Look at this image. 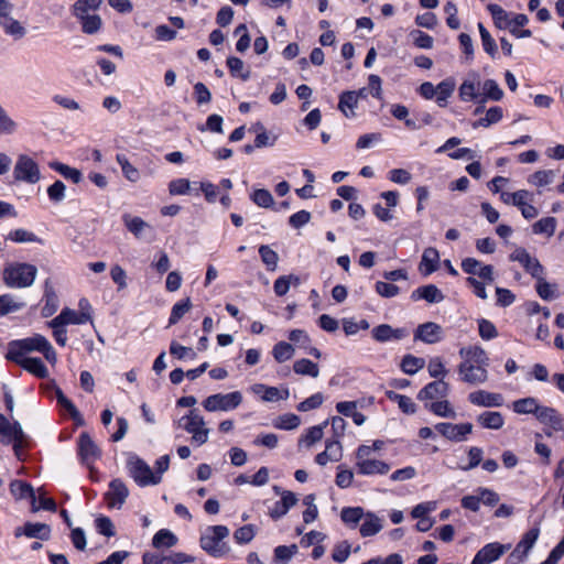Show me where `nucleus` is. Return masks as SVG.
<instances>
[{
    "mask_svg": "<svg viewBox=\"0 0 564 564\" xmlns=\"http://www.w3.org/2000/svg\"><path fill=\"white\" fill-rule=\"evenodd\" d=\"M481 102H485L487 99L499 101L503 97V91L495 79H486L481 85Z\"/></svg>",
    "mask_w": 564,
    "mask_h": 564,
    "instance_id": "nucleus-33",
    "label": "nucleus"
},
{
    "mask_svg": "<svg viewBox=\"0 0 564 564\" xmlns=\"http://www.w3.org/2000/svg\"><path fill=\"white\" fill-rule=\"evenodd\" d=\"M129 496V490L126 484L121 479H113L109 484V489L105 494V499L107 500L109 508H121L124 503L127 497Z\"/></svg>",
    "mask_w": 564,
    "mask_h": 564,
    "instance_id": "nucleus-13",
    "label": "nucleus"
},
{
    "mask_svg": "<svg viewBox=\"0 0 564 564\" xmlns=\"http://www.w3.org/2000/svg\"><path fill=\"white\" fill-rule=\"evenodd\" d=\"M460 356L466 357V360L474 361L477 365L487 366L488 365V358L486 355V351L478 347H470V348H462L459 351Z\"/></svg>",
    "mask_w": 564,
    "mask_h": 564,
    "instance_id": "nucleus-43",
    "label": "nucleus"
},
{
    "mask_svg": "<svg viewBox=\"0 0 564 564\" xmlns=\"http://www.w3.org/2000/svg\"><path fill=\"white\" fill-rule=\"evenodd\" d=\"M436 102L440 107H446L447 99L452 96L455 89V82L451 78L442 80L436 86Z\"/></svg>",
    "mask_w": 564,
    "mask_h": 564,
    "instance_id": "nucleus-37",
    "label": "nucleus"
},
{
    "mask_svg": "<svg viewBox=\"0 0 564 564\" xmlns=\"http://www.w3.org/2000/svg\"><path fill=\"white\" fill-rule=\"evenodd\" d=\"M539 534L540 531L538 528H532L527 531L520 542L516 545L514 550L510 553L508 557L509 563L518 564L522 562L535 544Z\"/></svg>",
    "mask_w": 564,
    "mask_h": 564,
    "instance_id": "nucleus-7",
    "label": "nucleus"
},
{
    "mask_svg": "<svg viewBox=\"0 0 564 564\" xmlns=\"http://www.w3.org/2000/svg\"><path fill=\"white\" fill-rule=\"evenodd\" d=\"M478 97L477 84L475 80L465 79L459 87V98L463 101L474 100Z\"/></svg>",
    "mask_w": 564,
    "mask_h": 564,
    "instance_id": "nucleus-54",
    "label": "nucleus"
},
{
    "mask_svg": "<svg viewBox=\"0 0 564 564\" xmlns=\"http://www.w3.org/2000/svg\"><path fill=\"white\" fill-rule=\"evenodd\" d=\"M372 337L379 343L401 340L409 336L406 328H393L389 324H381L372 329Z\"/></svg>",
    "mask_w": 564,
    "mask_h": 564,
    "instance_id": "nucleus-14",
    "label": "nucleus"
},
{
    "mask_svg": "<svg viewBox=\"0 0 564 564\" xmlns=\"http://www.w3.org/2000/svg\"><path fill=\"white\" fill-rule=\"evenodd\" d=\"M47 343L48 340L40 334L20 340H12L8 345L6 358L8 360H17L18 357L25 356V354L31 351L41 352Z\"/></svg>",
    "mask_w": 564,
    "mask_h": 564,
    "instance_id": "nucleus-3",
    "label": "nucleus"
},
{
    "mask_svg": "<svg viewBox=\"0 0 564 564\" xmlns=\"http://www.w3.org/2000/svg\"><path fill=\"white\" fill-rule=\"evenodd\" d=\"M10 492L18 500L29 499L32 511H39V507H36L35 490L30 484L22 480H13L10 484Z\"/></svg>",
    "mask_w": 564,
    "mask_h": 564,
    "instance_id": "nucleus-15",
    "label": "nucleus"
},
{
    "mask_svg": "<svg viewBox=\"0 0 564 564\" xmlns=\"http://www.w3.org/2000/svg\"><path fill=\"white\" fill-rule=\"evenodd\" d=\"M435 430L453 442H462L466 440V436L471 433V423L453 424L447 422L437 423Z\"/></svg>",
    "mask_w": 564,
    "mask_h": 564,
    "instance_id": "nucleus-9",
    "label": "nucleus"
},
{
    "mask_svg": "<svg viewBox=\"0 0 564 564\" xmlns=\"http://www.w3.org/2000/svg\"><path fill=\"white\" fill-rule=\"evenodd\" d=\"M293 369L297 375H302V376H311L313 378H316L319 375V369H318L317 364H315L306 358L296 360L293 365Z\"/></svg>",
    "mask_w": 564,
    "mask_h": 564,
    "instance_id": "nucleus-41",
    "label": "nucleus"
},
{
    "mask_svg": "<svg viewBox=\"0 0 564 564\" xmlns=\"http://www.w3.org/2000/svg\"><path fill=\"white\" fill-rule=\"evenodd\" d=\"M0 24L4 32L9 35H12L17 39H21L25 35V29L11 15L2 18L0 20Z\"/></svg>",
    "mask_w": 564,
    "mask_h": 564,
    "instance_id": "nucleus-44",
    "label": "nucleus"
},
{
    "mask_svg": "<svg viewBox=\"0 0 564 564\" xmlns=\"http://www.w3.org/2000/svg\"><path fill=\"white\" fill-rule=\"evenodd\" d=\"M555 177V172L552 170H541L533 173L529 182L532 183L535 186H545L553 182Z\"/></svg>",
    "mask_w": 564,
    "mask_h": 564,
    "instance_id": "nucleus-53",
    "label": "nucleus"
},
{
    "mask_svg": "<svg viewBox=\"0 0 564 564\" xmlns=\"http://www.w3.org/2000/svg\"><path fill=\"white\" fill-rule=\"evenodd\" d=\"M78 453L82 462L89 468L100 457V449L88 433H82L78 440Z\"/></svg>",
    "mask_w": 564,
    "mask_h": 564,
    "instance_id": "nucleus-10",
    "label": "nucleus"
},
{
    "mask_svg": "<svg viewBox=\"0 0 564 564\" xmlns=\"http://www.w3.org/2000/svg\"><path fill=\"white\" fill-rule=\"evenodd\" d=\"M542 405L538 403V400L532 397L523 398L513 401L512 409L518 414H534L538 415Z\"/></svg>",
    "mask_w": 564,
    "mask_h": 564,
    "instance_id": "nucleus-29",
    "label": "nucleus"
},
{
    "mask_svg": "<svg viewBox=\"0 0 564 564\" xmlns=\"http://www.w3.org/2000/svg\"><path fill=\"white\" fill-rule=\"evenodd\" d=\"M510 259L521 263L524 270L535 280L544 275V268L540 261L523 248L516 249L510 254Z\"/></svg>",
    "mask_w": 564,
    "mask_h": 564,
    "instance_id": "nucleus-8",
    "label": "nucleus"
},
{
    "mask_svg": "<svg viewBox=\"0 0 564 564\" xmlns=\"http://www.w3.org/2000/svg\"><path fill=\"white\" fill-rule=\"evenodd\" d=\"M509 549L510 544L505 545L498 542L488 543L476 553L471 564H491Z\"/></svg>",
    "mask_w": 564,
    "mask_h": 564,
    "instance_id": "nucleus-12",
    "label": "nucleus"
},
{
    "mask_svg": "<svg viewBox=\"0 0 564 564\" xmlns=\"http://www.w3.org/2000/svg\"><path fill=\"white\" fill-rule=\"evenodd\" d=\"M300 423L301 419L296 414L286 413L278 417L274 426L281 430H294L300 425Z\"/></svg>",
    "mask_w": 564,
    "mask_h": 564,
    "instance_id": "nucleus-58",
    "label": "nucleus"
},
{
    "mask_svg": "<svg viewBox=\"0 0 564 564\" xmlns=\"http://www.w3.org/2000/svg\"><path fill=\"white\" fill-rule=\"evenodd\" d=\"M252 200L260 207L268 208L273 205L274 200L268 189H256L252 194Z\"/></svg>",
    "mask_w": 564,
    "mask_h": 564,
    "instance_id": "nucleus-64",
    "label": "nucleus"
},
{
    "mask_svg": "<svg viewBox=\"0 0 564 564\" xmlns=\"http://www.w3.org/2000/svg\"><path fill=\"white\" fill-rule=\"evenodd\" d=\"M438 259L440 254L435 248H426L422 254L420 271L424 275H430L431 273L436 271Z\"/></svg>",
    "mask_w": 564,
    "mask_h": 564,
    "instance_id": "nucleus-28",
    "label": "nucleus"
},
{
    "mask_svg": "<svg viewBox=\"0 0 564 564\" xmlns=\"http://www.w3.org/2000/svg\"><path fill=\"white\" fill-rule=\"evenodd\" d=\"M431 412L442 417H455L456 413L448 401H436L425 405Z\"/></svg>",
    "mask_w": 564,
    "mask_h": 564,
    "instance_id": "nucleus-52",
    "label": "nucleus"
},
{
    "mask_svg": "<svg viewBox=\"0 0 564 564\" xmlns=\"http://www.w3.org/2000/svg\"><path fill=\"white\" fill-rule=\"evenodd\" d=\"M503 112L502 108L496 106L491 107L487 110L486 116L484 118H480L478 121L474 122L473 127H484L487 128L494 123L499 122L502 119Z\"/></svg>",
    "mask_w": 564,
    "mask_h": 564,
    "instance_id": "nucleus-46",
    "label": "nucleus"
},
{
    "mask_svg": "<svg viewBox=\"0 0 564 564\" xmlns=\"http://www.w3.org/2000/svg\"><path fill=\"white\" fill-rule=\"evenodd\" d=\"M91 321V315L89 312H76L68 307L62 310V312L54 317V324L57 325H80Z\"/></svg>",
    "mask_w": 564,
    "mask_h": 564,
    "instance_id": "nucleus-19",
    "label": "nucleus"
},
{
    "mask_svg": "<svg viewBox=\"0 0 564 564\" xmlns=\"http://www.w3.org/2000/svg\"><path fill=\"white\" fill-rule=\"evenodd\" d=\"M425 365L424 359L414 357L412 355H405L401 361L402 370L408 375H414Z\"/></svg>",
    "mask_w": 564,
    "mask_h": 564,
    "instance_id": "nucleus-50",
    "label": "nucleus"
},
{
    "mask_svg": "<svg viewBox=\"0 0 564 564\" xmlns=\"http://www.w3.org/2000/svg\"><path fill=\"white\" fill-rule=\"evenodd\" d=\"M178 426L192 434V441L202 445L208 441L209 429L203 416L197 410H191L189 413L178 420Z\"/></svg>",
    "mask_w": 564,
    "mask_h": 564,
    "instance_id": "nucleus-2",
    "label": "nucleus"
},
{
    "mask_svg": "<svg viewBox=\"0 0 564 564\" xmlns=\"http://www.w3.org/2000/svg\"><path fill=\"white\" fill-rule=\"evenodd\" d=\"M386 395L389 400L393 401V402H397L400 410L405 413V414H414L415 411H416V405L415 403L412 401L411 398L406 397V395H403V394H399L392 390H388L386 391Z\"/></svg>",
    "mask_w": 564,
    "mask_h": 564,
    "instance_id": "nucleus-36",
    "label": "nucleus"
},
{
    "mask_svg": "<svg viewBox=\"0 0 564 564\" xmlns=\"http://www.w3.org/2000/svg\"><path fill=\"white\" fill-rule=\"evenodd\" d=\"M22 534L26 535L28 538H36L47 541L51 538V528L45 523L26 522L23 527H19L14 531V535L17 538L21 536Z\"/></svg>",
    "mask_w": 564,
    "mask_h": 564,
    "instance_id": "nucleus-16",
    "label": "nucleus"
},
{
    "mask_svg": "<svg viewBox=\"0 0 564 564\" xmlns=\"http://www.w3.org/2000/svg\"><path fill=\"white\" fill-rule=\"evenodd\" d=\"M358 104V94L352 90L344 91L339 97L338 108L347 117L355 116L354 109Z\"/></svg>",
    "mask_w": 564,
    "mask_h": 564,
    "instance_id": "nucleus-30",
    "label": "nucleus"
},
{
    "mask_svg": "<svg viewBox=\"0 0 564 564\" xmlns=\"http://www.w3.org/2000/svg\"><path fill=\"white\" fill-rule=\"evenodd\" d=\"M351 546L348 541H341L334 546L332 557L337 563H344L350 555Z\"/></svg>",
    "mask_w": 564,
    "mask_h": 564,
    "instance_id": "nucleus-59",
    "label": "nucleus"
},
{
    "mask_svg": "<svg viewBox=\"0 0 564 564\" xmlns=\"http://www.w3.org/2000/svg\"><path fill=\"white\" fill-rule=\"evenodd\" d=\"M272 355L278 362H284L293 357L294 348L289 343L280 341L274 345Z\"/></svg>",
    "mask_w": 564,
    "mask_h": 564,
    "instance_id": "nucleus-47",
    "label": "nucleus"
},
{
    "mask_svg": "<svg viewBox=\"0 0 564 564\" xmlns=\"http://www.w3.org/2000/svg\"><path fill=\"white\" fill-rule=\"evenodd\" d=\"M102 3V0H77L73 6V14L75 17H83L89 14L90 11H97Z\"/></svg>",
    "mask_w": 564,
    "mask_h": 564,
    "instance_id": "nucleus-45",
    "label": "nucleus"
},
{
    "mask_svg": "<svg viewBox=\"0 0 564 564\" xmlns=\"http://www.w3.org/2000/svg\"><path fill=\"white\" fill-rule=\"evenodd\" d=\"M96 529L99 534L105 536H113L116 534L115 525L109 517L100 516L95 520Z\"/></svg>",
    "mask_w": 564,
    "mask_h": 564,
    "instance_id": "nucleus-61",
    "label": "nucleus"
},
{
    "mask_svg": "<svg viewBox=\"0 0 564 564\" xmlns=\"http://www.w3.org/2000/svg\"><path fill=\"white\" fill-rule=\"evenodd\" d=\"M410 36L412 37L414 45L420 48L429 50L433 47V37L420 30L411 31Z\"/></svg>",
    "mask_w": 564,
    "mask_h": 564,
    "instance_id": "nucleus-60",
    "label": "nucleus"
},
{
    "mask_svg": "<svg viewBox=\"0 0 564 564\" xmlns=\"http://www.w3.org/2000/svg\"><path fill=\"white\" fill-rule=\"evenodd\" d=\"M252 391L256 394H261L263 401L273 402L280 399H286L289 397V390L284 391V395H282L278 388L275 387H267L264 384L258 383L252 386Z\"/></svg>",
    "mask_w": 564,
    "mask_h": 564,
    "instance_id": "nucleus-31",
    "label": "nucleus"
},
{
    "mask_svg": "<svg viewBox=\"0 0 564 564\" xmlns=\"http://www.w3.org/2000/svg\"><path fill=\"white\" fill-rule=\"evenodd\" d=\"M448 383L443 380H436L426 384L417 393V399L421 401L443 399L448 394Z\"/></svg>",
    "mask_w": 564,
    "mask_h": 564,
    "instance_id": "nucleus-18",
    "label": "nucleus"
},
{
    "mask_svg": "<svg viewBox=\"0 0 564 564\" xmlns=\"http://www.w3.org/2000/svg\"><path fill=\"white\" fill-rule=\"evenodd\" d=\"M12 361L37 378H46L48 376V370L40 358L22 356Z\"/></svg>",
    "mask_w": 564,
    "mask_h": 564,
    "instance_id": "nucleus-22",
    "label": "nucleus"
},
{
    "mask_svg": "<svg viewBox=\"0 0 564 564\" xmlns=\"http://www.w3.org/2000/svg\"><path fill=\"white\" fill-rule=\"evenodd\" d=\"M536 420L546 426L544 434L552 437L554 432L564 431V417L554 408L542 405L538 412Z\"/></svg>",
    "mask_w": 564,
    "mask_h": 564,
    "instance_id": "nucleus-6",
    "label": "nucleus"
},
{
    "mask_svg": "<svg viewBox=\"0 0 564 564\" xmlns=\"http://www.w3.org/2000/svg\"><path fill=\"white\" fill-rule=\"evenodd\" d=\"M66 186L62 181H55L51 186L47 188V195L50 199L54 203H61L64 200L66 194Z\"/></svg>",
    "mask_w": 564,
    "mask_h": 564,
    "instance_id": "nucleus-63",
    "label": "nucleus"
},
{
    "mask_svg": "<svg viewBox=\"0 0 564 564\" xmlns=\"http://www.w3.org/2000/svg\"><path fill=\"white\" fill-rule=\"evenodd\" d=\"M82 24V31L86 34L97 33L102 25L101 18L96 14H83V17H75Z\"/></svg>",
    "mask_w": 564,
    "mask_h": 564,
    "instance_id": "nucleus-35",
    "label": "nucleus"
},
{
    "mask_svg": "<svg viewBox=\"0 0 564 564\" xmlns=\"http://www.w3.org/2000/svg\"><path fill=\"white\" fill-rule=\"evenodd\" d=\"M191 308V301L186 299L184 301L177 302L172 307L171 316H170V325L176 324Z\"/></svg>",
    "mask_w": 564,
    "mask_h": 564,
    "instance_id": "nucleus-56",
    "label": "nucleus"
},
{
    "mask_svg": "<svg viewBox=\"0 0 564 564\" xmlns=\"http://www.w3.org/2000/svg\"><path fill=\"white\" fill-rule=\"evenodd\" d=\"M242 394L239 391L230 393L214 394V411H231L237 409L242 402Z\"/></svg>",
    "mask_w": 564,
    "mask_h": 564,
    "instance_id": "nucleus-17",
    "label": "nucleus"
},
{
    "mask_svg": "<svg viewBox=\"0 0 564 564\" xmlns=\"http://www.w3.org/2000/svg\"><path fill=\"white\" fill-rule=\"evenodd\" d=\"M14 180L35 184L41 180V172L37 163L26 154H20L17 159L14 170Z\"/></svg>",
    "mask_w": 564,
    "mask_h": 564,
    "instance_id": "nucleus-5",
    "label": "nucleus"
},
{
    "mask_svg": "<svg viewBox=\"0 0 564 564\" xmlns=\"http://www.w3.org/2000/svg\"><path fill=\"white\" fill-rule=\"evenodd\" d=\"M364 516L365 512L361 507H345L340 511L341 521L350 528H356Z\"/></svg>",
    "mask_w": 564,
    "mask_h": 564,
    "instance_id": "nucleus-34",
    "label": "nucleus"
},
{
    "mask_svg": "<svg viewBox=\"0 0 564 564\" xmlns=\"http://www.w3.org/2000/svg\"><path fill=\"white\" fill-rule=\"evenodd\" d=\"M477 423L484 429L499 430L505 424V419L500 412L485 411L477 416Z\"/></svg>",
    "mask_w": 564,
    "mask_h": 564,
    "instance_id": "nucleus-27",
    "label": "nucleus"
},
{
    "mask_svg": "<svg viewBox=\"0 0 564 564\" xmlns=\"http://www.w3.org/2000/svg\"><path fill=\"white\" fill-rule=\"evenodd\" d=\"M556 285L545 281L544 275L536 280V292L542 300L549 301L555 296Z\"/></svg>",
    "mask_w": 564,
    "mask_h": 564,
    "instance_id": "nucleus-55",
    "label": "nucleus"
},
{
    "mask_svg": "<svg viewBox=\"0 0 564 564\" xmlns=\"http://www.w3.org/2000/svg\"><path fill=\"white\" fill-rule=\"evenodd\" d=\"M534 234H545L547 237H552L556 229V219L554 217H545L538 220L532 226Z\"/></svg>",
    "mask_w": 564,
    "mask_h": 564,
    "instance_id": "nucleus-48",
    "label": "nucleus"
},
{
    "mask_svg": "<svg viewBox=\"0 0 564 564\" xmlns=\"http://www.w3.org/2000/svg\"><path fill=\"white\" fill-rule=\"evenodd\" d=\"M227 66L229 68L230 74L234 77H238L242 80H247L250 77V70L246 67L242 59L231 56L227 59Z\"/></svg>",
    "mask_w": 564,
    "mask_h": 564,
    "instance_id": "nucleus-39",
    "label": "nucleus"
},
{
    "mask_svg": "<svg viewBox=\"0 0 564 564\" xmlns=\"http://www.w3.org/2000/svg\"><path fill=\"white\" fill-rule=\"evenodd\" d=\"M459 375L463 381L478 384L484 383L488 379V372L485 366L474 365L470 360H465L458 366Z\"/></svg>",
    "mask_w": 564,
    "mask_h": 564,
    "instance_id": "nucleus-11",
    "label": "nucleus"
},
{
    "mask_svg": "<svg viewBox=\"0 0 564 564\" xmlns=\"http://www.w3.org/2000/svg\"><path fill=\"white\" fill-rule=\"evenodd\" d=\"M356 467L360 475H384L390 470L389 464L371 458L356 463Z\"/></svg>",
    "mask_w": 564,
    "mask_h": 564,
    "instance_id": "nucleus-24",
    "label": "nucleus"
},
{
    "mask_svg": "<svg viewBox=\"0 0 564 564\" xmlns=\"http://www.w3.org/2000/svg\"><path fill=\"white\" fill-rule=\"evenodd\" d=\"M50 167L58 172L65 178L73 181L75 184L80 183V181L83 180L82 172L67 164L61 162H51Z\"/></svg>",
    "mask_w": 564,
    "mask_h": 564,
    "instance_id": "nucleus-38",
    "label": "nucleus"
},
{
    "mask_svg": "<svg viewBox=\"0 0 564 564\" xmlns=\"http://www.w3.org/2000/svg\"><path fill=\"white\" fill-rule=\"evenodd\" d=\"M478 30L480 33L481 43L485 52L488 53L492 58H495L498 53L495 40L481 23H478Z\"/></svg>",
    "mask_w": 564,
    "mask_h": 564,
    "instance_id": "nucleus-49",
    "label": "nucleus"
},
{
    "mask_svg": "<svg viewBox=\"0 0 564 564\" xmlns=\"http://www.w3.org/2000/svg\"><path fill=\"white\" fill-rule=\"evenodd\" d=\"M256 535V527L253 524H247L237 529L234 533V538L237 543L246 544L252 541Z\"/></svg>",
    "mask_w": 564,
    "mask_h": 564,
    "instance_id": "nucleus-57",
    "label": "nucleus"
},
{
    "mask_svg": "<svg viewBox=\"0 0 564 564\" xmlns=\"http://www.w3.org/2000/svg\"><path fill=\"white\" fill-rule=\"evenodd\" d=\"M468 400L473 404L486 408L501 406L503 404V398L501 394L485 390H478L469 393Z\"/></svg>",
    "mask_w": 564,
    "mask_h": 564,
    "instance_id": "nucleus-21",
    "label": "nucleus"
},
{
    "mask_svg": "<svg viewBox=\"0 0 564 564\" xmlns=\"http://www.w3.org/2000/svg\"><path fill=\"white\" fill-rule=\"evenodd\" d=\"M411 299L413 301L425 300L429 303H440L444 300V295L436 285L427 284L414 290Z\"/></svg>",
    "mask_w": 564,
    "mask_h": 564,
    "instance_id": "nucleus-23",
    "label": "nucleus"
},
{
    "mask_svg": "<svg viewBox=\"0 0 564 564\" xmlns=\"http://www.w3.org/2000/svg\"><path fill=\"white\" fill-rule=\"evenodd\" d=\"M177 543V538L174 533L166 529H161L158 531L152 540V544L154 547H172Z\"/></svg>",
    "mask_w": 564,
    "mask_h": 564,
    "instance_id": "nucleus-40",
    "label": "nucleus"
},
{
    "mask_svg": "<svg viewBox=\"0 0 564 564\" xmlns=\"http://www.w3.org/2000/svg\"><path fill=\"white\" fill-rule=\"evenodd\" d=\"M364 522L360 525L359 532L364 538L376 535L382 530V520L375 513L368 512L364 516Z\"/></svg>",
    "mask_w": 564,
    "mask_h": 564,
    "instance_id": "nucleus-26",
    "label": "nucleus"
},
{
    "mask_svg": "<svg viewBox=\"0 0 564 564\" xmlns=\"http://www.w3.org/2000/svg\"><path fill=\"white\" fill-rule=\"evenodd\" d=\"M116 160L120 165L122 173L130 182H138L141 177L139 170L133 166L124 154H117Z\"/></svg>",
    "mask_w": 564,
    "mask_h": 564,
    "instance_id": "nucleus-42",
    "label": "nucleus"
},
{
    "mask_svg": "<svg viewBox=\"0 0 564 564\" xmlns=\"http://www.w3.org/2000/svg\"><path fill=\"white\" fill-rule=\"evenodd\" d=\"M259 253L262 262L267 265L269 271H274L278 267L279 256L269 246L262 245L259 248Z\"/></svg>",
    "mask_w": 564,
    "mask_h": 564,
    "instance_id": "nucleus-51",
    "label": "nucleus"
},
{
    "mask_svg": "<svg viewBox=\"0 0 564 564\" xmlns=\"http://www.w3.org/2000/svg\"><path fill=\"white\" fill-rule=\"evenodd\" d=\"M170 352L177 359H194L196 354L193 348L180 345L177 341H172L170 345Z\"/></svg>",
    "mask_w": 564,
    "mask_h": 564,
    "instance_id": "nucleus-62",
    "label": "nucleus"
},
{
    "mask_svg": "<svg viewBox=\"0 0 564 564\" xmlns=\"http://www.w3.org/2000/svg\"><path fill=\"white\" fill-rule=\"evenodd\" d=\"M488 11L490 12L494 23L499 29H507L511 25V19L509 18V13L500 6L495 3H489L487 6Z\"/></svg>",
    "mask_w": 564,
    "mask_h": 564,
    "instance_id": "nucleus-32",
    "label": "nucleus"
},
{
    "mask_svg": "<svg viewBox=\"0 0 564 564\" xmlns=\"http://www.w3.org/2000/svg\"><path fill=\"white\" fill-rule=\"evenodd\" d=\"M442 327L433 322L421 324L414 334L415 340H422L426 344H435L441 340Z\"/></svg>",
    "mask_w": 564,
    "mask_h": 564,
    "instance_id": "nucleus-20",
    "label": "nucleus"
},
{
    "mask_svg": "<svg viewBox=\"0 0 564 564\" xmlns=\"http://www.w3.org/2000/svg\"><path fill=\"white\" fill-rule=\"evenodd\" d=\"M127 467L130 476L138 485L142 487L148 485H156L161 481V476L153 474L150 466L137 456H131L128 458Z\"/></svg>",
    "mask_w": 564,
    "mask_h": 564,
    "instance_id": "nucleus-4",
    "label": "nucleus"
},
{
    "mask_svg": "<svg viewBox=\"0 0 564 564\" xmlns=\"http://www.w3.org/2000/svg\"><path fill=\"white\" fill-rule=\"evenodd\" d=\"M36 272L34 265L21 263L7 268L3 272V280L11 288H28L34 282Z\"/></svg>",
    "mask_w": 564,
    "mask_h": 564,
    "instance_id": "nucleus-1",
    "label": "nucleus"
},
{
    "mask_svg": "<svg viewBox=\"0 0 564 564\" xmlns=\"http://www.w3.org/2000/svg\"><path fill=\"white\" fill-rule=\"evenodd\" d=\"M122 219L127 229L137 238H142L145 232L153 234V228L151 227V225L145 223L140 217L126 214L123 215Z\"/></svg>",
    "mask_w": 564,
    "mask_h": 564,
    "instance_id": "nucleus-25",
    "label": "nucleus"
}]
</instances>
